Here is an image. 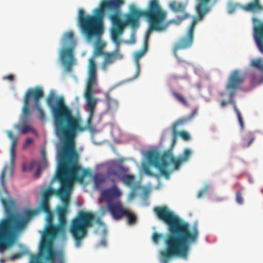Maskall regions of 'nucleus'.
Segmentation results:
<instances>
[{
	"label": "nucleus",
	"mask_w": 263,
	"mask_h": 263,
	"mask_svg": "<svg viewBox=\"0 0 263 263\" xmlns=\"http://www.w3.org/2000/svg\"><path fill=\"white\" fill-rule=\"evenodd\" d=\"M94 215L90 212L81 211L71 222L69 232L76 241V245L79 247L81 241L88 233V229L92 227Z\"/></svg>",
	"instance_id": "nucleus-6"
},
{
	"label": "nucleus",
	"mask_w": 263,
	"mask_h": 263,
	"mask_svg": "<svg viewBox=\"0 0 263 263\" xmlns=\"http://www.w3.org/2000/svg\"><path fill=\"white\" fill-rule=\"evenodd\" d=\"M124 4V0H102L99 7L96 10V15L88 16L86 20L82 21L84 31L88 37H100L103 33V18L105 12L115 13L117 15V28L114 31L116 41L117 35L123 34L125 26L130 25L133 28L138 27L139 20L141 16L146 18L150 25L146 32V40L148 39L152 30L161 29L166 13L161 9L158 0H150L145 10L138 9L134 5L132 6L129 13L125 15V20L122 21L121 18V7Z\"/></svg>",
	"instance_id": "nucleus-2"
},
{
	"label": "nucleus",
	"mask_w": 263,
	"mask_h": 263,
	"mask_svg": "<svg viewBox=\"0 0 263 263\" xmlns=\"http://www.w3.org/2000/svg\"><path fill=\"white\" fill-rule=\"evenodd\" d=\"M37 214L33 210L25 212L26 219L20 214L11 213L0 221V252H4L14 242L13 236L16 232L23 230L29 219Z\"/></svg>",
	"instance_id": "nucleus-5"
},
{
	"label": "nucleus",
	"mask_w": 263,
	"mask_h": 263,
	"mask_svg": "<svg viewBox=\"0 0 263 263\" xmlns=\"http://www.w3.org/2000/svg\"><path fill=\"white\" fill-rule=\"evenodd\" d=\"M93 181L96 185H100L104 181V179L101 175H95L93 178Z\"/></svg>",
	"instance_id": "nucleus-42"
},
{
	"label": "nucleus",
	"mask_w": 263,
	"mask_h": 263,
	"mask_svg": "<svg viewBox=\"0 0 263 263\" xmlns=\"http://www.w3.org/2000/svg\"><path fill=\"white\" fill-rule=\"evenodd\" d=\"M162 237V234H159L157 232H154L152 235V240L155 243L157 244Z\"/></svg>",
	"instance_id": "nucleus-41"
},
{
	"label": "nucleus",
	"mask_w": 263,
	"mask_h": 263,
	"mask_svg": "<svg viewBox=\"0 0 263 263\" xmlns=\"http://www.w3.org/2000/svg\"><path fill=\"white\" fill-rule=\"evenodd\" d=\"M8 138L12 141L11 149H15L17 143V137H15L12 131L7 130L6 132Z\"/></svg>",
	"instance_id": "nucleus-32"
},
{
	"label": "nucleus",
	"mask_w": 263,
	"mask_h": 263,
	"mask_svg": "<svg viewBox=\"0 0 263 263\" xmlns=\"http://www.w3.org/2000/svg\"><path fill=\"white\" fill-rule=\"evenodd\" d=\"M44 96V91L42 88L36 87L34 88L29 89L25 93L24 97V106L23 107V119L28 120L27 116L30 115L29 108V102L31 98H33L34 107L37 105L38 100H40Z\"/></svg>",
	"instance_id": "nucleus-12"
},
{
	"label": "nucleus",
	"mask_w": 263,
	"mask_h": 263,
	"mask_svg": "<svg viewBox=\"0 0 263 263\" xmlns=\"http://www.w3.org/2000/svg\"><path fill=\"white\" fill-rule=\"evenodd\" d=\"M146 157L149 163L157 168L161 174L162 165L164 166L166 165V163H161L160 157L158 152L155 151H149L147 152Z\"/></svg>",
	"instance_id": "nucleus-19"
},
{
	"label": "nucleus",
	"mask_w": 263,
	"mask_h": 263,
	"mask_svg": "<svg viewBox=\"0 0 263 263\" xmlns=\"http://www.w3.org/2000/svg\"><path fill=\"white\" fill-rule=\"evenodd\" d=\"M172 93L174 97L180 103L184 106H187V102L185 98L180 93H178L176 91H172Z\"/></svg>",
	"instance_id": "nucleus-34"
},
{
	"label": "nucleus",
	"mask_w": 263,
	"mask_h": 263,
	"mask_svg": "<svg viewBox=\"0 0 263 263\" xmlns=\"http://www.w3.org/2000/svg\"><path fill=\"white\" fill-rule=\"evenodd\" d=\"M46 102L52 112L56 133L64 140L58 154V168L70 190L74 180L82 182L85 176L91 174L86 169L83 170L82 175L78 174L82 167L78 163L79 156L76 149L78 133L85 131L87 127L81 125L63 97H57L50 93Z\"/></svg>",
	"instance_id": "nucleus-1"
},
{
	"label": "nucleus",
	"mask_w": 263,
	"mask_h": 263,
	"mask_svg": "<svg viewBox=\"0 0 263 263\" xmlns=\"http://www.w3.org/2000/svg\"><path fill=\"white\" fill-rule=\"evenodd\" d=\"M206 189H203L201 190H200L198 193L197 197L199 198H201L202 196V195L206 193Z\"/></svg>",
	"instance_id": "nucleus-48"
},
{
	"label": "nucleus",
	"mask_w": 263,
	"mask_h": 263,
	"mask_svg": "<svg viewBox=\"0 0 263 263\" xmlns=\"http://www.w3.org/2000/svg\"><path fill=\"white\" fill-rule=\"evenodd\" d=\"M198 1L199 3L196 6V10L201 18L204 17L210 11V8L209 7V4L211 0Z\"/></svg>",
	"instance_id": "nucleus-24"
},
{
	"label": "nucleus",
	"mask_w": 263,
	"mask_h": 263,
	"mask_svg": "<svg viewBox=\"0 0 263 263\" xmlns=\"http://www.w3.org/2000/svg\"><path fill=\"white\" fill-rule=\"evenodd\" d=\"M56 178L60 183V187L58 190L52 188H49L46 190L43 194L42 200L49 201L50 196L54 194L59 197L62 202L63 199L65 198H69L70 190L58 168L57 172Z\"/></svg>",
	"instance_id": "nucleus-11"
},
{
	"label": "nucleus",
	"mask_w": 263,
	"mask_h": 263,
	"mask_svg": "<svg viewBox=\"0 0 263 263\" xmlns=\"http://www.w3.org/2000/svg\"><path fill=\"white\" fill-rule=\"evenodd\" d=\"M33 139L30 138H28L26 140L24 144V148L27 147L29 145L33 143Z\"/></svg>",
	"instance_id": "nucleus-44"
},
{
	"label": "nucleus",
	"mask_w": 263,
	"mask_h": 263,
	"mask_svg": "<svg viewBox=\"0 0 263 263\" xmlns=\"http://www.w3.org/2000/svg\"><path fill=\"white\" fill-rule=\"evenodd\" d=\"M5 262V260L3 258H1L0 259V262L1 263H4Z\"/></svg>",
	"instance_id": "nucleus-54"
},
{
	"label": "nucleus",
	"mask_w": 263,
	"mask_h": 263,
	"mask_svg": "<svg viewBox=\"0 0 263 263\" xmlns=\"http://www.w3.org/2000/svg\"><path fill=\"white\" fill-rule=\"evenodd\" d=\"M63 42L65 45H69V47L63 49L61 54V61L66 70L71 71L75 63L73 50L76 45V41L73 38V33L72 31L65 33Z\"/></svg>",
	"instance_id": "nucleus-9"
},
{
	"label": "nucleus",
	"mask_w": 263,
	"mask_h": 263,
	"mask_svg": "<svg viewBox=\"0 0 263 263\" xmlns=\"http://www.w3.org/2000/svg\"><path fill=\"white\" fill-rule=\"evenodd\" d=\"M22 256H23V254L21 253L14 254L11 256V259L13 260H15L16 259L21 258L22 257Z\"/></svg>",
	"instance_id": "nucleus-45"
},
{
	"label": "nucleus",
	"mask_w": 263,
	"mask_h": 263,
	"mask_svg": "<svg viewBox=\"0 0 263 263\" xmlns=\"http://www.w3.org/2000/svg\"><path fill=\"white\" fill-rule=\"evenodd\" d=\"M260 80H261L260 83H261V82H262V81H263V78H261Z\"/></svg>",
	"instance_id": "nucleus-57"
},
{
	"label": "nucleus",
	"mask_w": 263,
	"mask_h": 263,
	"mask_svg": "<svg viewBox=\"0 0 263 263\" xmlns=\"http://www.w3.org/2000/svg\"><path fill=\"white\" fill-rule=\"evenodd\" d=\"M154 212L157 218L168 227L169 233L166 234L164 244L165 249L159 252L161 263H168L173 257L186 258L190 250V245L195 243L199 236L197 223L191 229L189 223L184 221L166 206H157Z\"/></svg>",
	"instance_id": "nucleus-3"
},
{
	"label": "nucleus",
	"mask_w": 263,
	"mask_h": 263,
	"mask_svg": "<svg viewBox=\"0 0 263 263\" xmlns=\"http://www.w3.org/2000/svg\"><path fill=\"white\" fill-rule=\"evenodd\" d=\"M198 17L194 19L191 25L185 35L180 37L178 41L174 44L173 47V53L175 57L179 62H182L189 64L184 60L181 59L177 54V51L179 50L186 49L191 47L194 42V32L195 26L197 23L201 20L203 17L200 18L199 14Z\"/></svg>",
	"instance_id": "nucleus-10"
},
{
	"label": "nucleus",
	"mask_w": 263,
	"mask_h": 263,
	"mask_svg": "<svg viewBox=\"0 0 263 263\" xmlns=\"http://www.w3.org/2000/svg\"><path fill=\"white\" fill-rule=\"evenodd\" d=\"M169 7L175 13H182V17L179 18V23L189 17V14L185 12L186 5L183 3L173 1L169 4Z\"/></svg>",
	"instance_id": "nucleus-23"
},
{
	"label": "nucleus",
	"mask_w": 263,
	"mask_h": 263,
	"mask_svg": "<svg viewBox=\"0 0 263 263\" xmlns=\"http://www.w3.org/2000/svg\"><path fill=\"white\" fill-rule=\"evenodd\" d=\"M107 176L112 182H115L117 178L119 176L118 172L114 169H109L107 171Z\"/></svg>",
	"instance_id": "nucleus-36"
},
{
	"label": "nucleus",
	"mask_w": 263,
	"mask_h": 263,
	"mask_svg": "<svg viewBox=\"0 0 263 263\" xmlns=\"http://www.w3.org/2000/svg\"><path fill=\"white\" fill-rule=\"evenodd\" d=\"M243 9L247 11L255 12L262 10L263 7L260 4V0H253V2L243 6Z\"/></svg>",
	"instance_id": "nucleus-25"
},
{
	"label": "nucleus",
	"mask_w": 263,
	"mask_h": 263,
	"mask_svg": "<svg viewBox=\"0 0 263 263\" xmlns=\"http://www.w3.org/2000/svg\"><path fill=\"white\" fill-rule=\"evenodd\" d=\"M27 120L25 119H23V124L15 125V128L21 130L22 133L23 134H25L29 132H32L33 129L27 124Z\"/></svg>",
	"instance_id": "nucleus-28"
},
{
	"label": "nucleus",
	"mask_w": 263,
	"mask_h": 263,
	"mask_svg": "<svg viewBox=\"0 0 263 263\" xmlns=\"http://www.w3.org/2000/svg\"><path fill=\"white\" fill-rule=\"evenodd\" d=\"M40 173V169L38 168L37 170L36 171V172L35 173V175L36 176H38L39 175Z\"/></svg>",
	"instance_id": "nucleus-53"
},
{
	"label": "nucleus",
	"mask_w": 263,
	"mask_h": 263,
	"mask_svg": "<svg viewBox=\"0 0 263 263\" xmlns=\"http://www.w3.org/2000/svg\"><path fill=\"white\" fill-rule=\"evenodd\" d=\"M108 209L114 219H121L125 215L126 209L123 208L120 201H116L107 205Z\"/></svg>",
	"instance_id": "nucleus-18"
},
{
	"label": "nucleus",
	"mask_w": 263,
	"mask_h": 263,
	"mask_svg": "<svg viewBox=\"0 0 263 263\" xmlns=\"http://www.w3.org/2000/svg\"><path fill=\"white\" fill-rule=\"evenodd\" d=\"M235 200L236 202L240 205L243 204V198L241 192L238 190L236 192V198Z\"/></svg>",
	"instance_id": "nucleus-38"
},
{
	"label": "nucleus",
	"mask_w": 263,
	"mask_h": 263,
	"mask_svg": "<svg viewBox=\"0 0 263 263\" xmlns=\"http://www.w3.org/2000/svg\"><path fill=\"white\" fill-rule=\"evenodd\" d=\"M124 216L127 217L128 223L129 224H135L137 222V218L136 215L127 209Z\"/></svg>",
	"instance_id": "nucleus-30"
},
{
	"label": "nucleus",
	"mask_w": 263,
	"mask_h": 263,
	"mask_svg": "<svg viewBox=\"0 0 263 263\" xmlns=\"http://www.w3.org/2000/svg\"><path fill=\"white\" fill-rule=\"evenodd\" d=\"M255 139L253 134L248 132L244 133L241 137V144L243 147H249Z\"/></svg>",
	"instance_id": "nucleus-26"
},
{
	"label": "nucleus",
	"mask_w": 263,
	"mask_h": 263,
	"mask_svg": "<svg viewBox=\"0 0 263 263\" xmlns=\"http://www.w3.org/2000/svg\"><path fill=\"white\" fill-rule=\"evenodd\" d=\"M62 203L63 206L58 209V218L60 224L59 226L64 228L67 222L66 214L69 205V198H65L63 199Z\"/></svg>",
	"instance_id": "nucleus-22"
},
{
	"label": "nucleus",
	"mask_w": 263,
	"mask_h": 263,
	"mask_svg": "<svg viewBox=\"0 0 263 263\" xmlns=\"http://www.w3.org/2000/svg\"><path fill=\"white\" fill-rule=\"evenodd\" d=\"M93 92H85V97L87 101V109L89 115L87 122L89 124L93 118L95 109L96 107L97 101L92 97Z\"/></svg>",
	"instance_id": "nucleus-21"
},
{
	"label": "nucleus",
	"mask_w": 263,
	"mask_h": 263,
	"mask_svg": "<svg viewBox=\"0 0 263 263\" xmlns=\"http://www.w3.org/2000/svg\"><path fill=\"white\" fill-rule=\"evenodd\" d=\"M47 216L46 217V226L54 225L53 224V215L52 212L46 213Z\"/></svg>",
	"instance_id": "nucleus-39"
},
{
	"label": "nucleus",
	"mask_w": 263,
	"mask_h": 263,
	"mask_svg": "<svg viewBox=\"0 0 263 263\" xmlns=\"http://www.w3.org/2000/svg\"><path fill=\"white\" fill-rule=\"evenodd\" d=\"M131 194H132V196H134V193L133 192Z\"/></svg>",
	"instance_id": "nucleus-58"
},
{
	"label": "nucleus",
	"mask_w": 263,
	"mask_h": 263,
	"mask_svg": "<svg viewBox=\"0 0 263 263\" xmlns=\"http://www.w3.org/2000/svg\"><path fill=\"white\" fill-rule=\"evenodd\" d=\"M4 80H7L9 81H13L14 80V76L12 74H10L8 76H5L3 78Z\"/></svg>",
	"instance_id": "nucleus-47"
},
{
	"label": "nucleus",
	"mask_w": 263,
	"mask_h": 263,
	"mask_svg": "<svg viewBox=\"0 0 263 263\" xmlns=\"http://www.w3.org/2000/svg\"><path fill=\"white\" fill-rule=\"evenodd\" d=\"M42 156H43V158H45L46 157V151L45 150H43L42 151Z\"/></svg>",
	"instance_id": "nucleus-52"
},
{
	"label": "nucleus",
	"mask_w": 263,
	"mask_h": 263,
	"mask_svg": "<svg viewBox=\"0 0 263 263\" xmlns=\"http://www.w3.org/2000/svg\"><path fill=\"white\" fill-rule=\"evenodd\" d=\"M23 170L24 171H25L26 170V167H25V165H23Z\"/></svg>",
	"instance_id": "nucleus-55"
},
{
	"label": "nucleus",
	"mask_w": 263,
	"mask_h": 263,
	"mask_svg": "<svg viewBox=\"0 0 263 263\" xmlns=\"http://www.w3.org/2000/svg\"><path fill=\"white\" fill-rule=\"evenodd\" d=\"M144 171L148 175L151 176L158 177V175L156 174L152 173L148 166H144L143 168Z\"/></svg>",
	"instance_id": "nucleus-43"
},
{
	"label": "nucleus",
	"mask_w": 263,
	"mask_h": 263,
	"mask_svg": "<svg viewBox=\"0 0 263 263\" xmlns=\"http://www.w3.org/2000/svg\"><path fill=\"white\" fill-rule=\"evenodd\" d=\"M7 169H8V166H5L4 167L3 171L1 173V176H0L1 184L2 185V186L3 187H5V178L6 173Z\"/></svg>",
	"instance_id": "nucleus-40"
},
{
	"label": "nucleus",
	"mask_w": 263,
	"mask_h": 263,
	"mask_svg": "<svg viewBox=\"0 0 263 263\" xmlns=\"http://www.w3.org/2000/svg\"><path fill=\"white\" fill-rule=\"evenodd\" d=\"M146 48H145V49H144L143 50L137 52L135 53V61H136V65H137V73H136V77H137L139 75V71H140V65H139V60L140 58H141L144 55V54L146 51Z\"/></svg>",
	"instance_id": "nucleus-31"
},
{
	"label": "nucleus",
	"mask_w": 263,
	"mask_h": 263,
	"mask_svg": "<svg viewBox=\"0 0 263 263\" xmlns=\"http://www.w3.org/2000/svg\"><path fill=\"white\" fill-rule=\"evenodd\" d=\"M105 100L108 110L114 111L117 109L118 103L116 99L111 98L109 94H107L105 96Z\"/></svg>",
	"instance_id": "nucleus-27"
},
{
	"label": "nucleus",
	"mask_w": 263,
	"mask_h": 263,
	"mask_svg": "<svg viewBox=\"0 0 263 263\" xmlns=\"http://www.w3.org/2000/svg\"><path fill=\"white\" fill-rule=\"evenodd\" d=\"M42 249L45 250L46 253V255L44 256L45 259L47 261H49V263H55L57 253L52 243L49 241H45L42 245Z\"/></svg>",
	"instance_id": "nucleus-20"
},
{
	"label": "nucleus",
	"mask_w": 263,
	"mask_h": 263,
	"mask_svg": "<svg viewBox=\"0 0 263 263\" xmlns=\"http://www.w3.org/2000/svg\"><path fill=\"white\" fill-rule=\"evenodd\" d=\"M121 180L127 186H131L135 181V177L133 175H124Z\"/></svg>",
	"instance_id": "nucleus-29"
},
{
	"label": "nucleus",
	"mask_w": 263,
	"mask_h": 263,
	"mask_svg": "<svg viewBox=\"0 0 263 263\" xmlns=\"http://www.w3.org/2000/svg\"><path fill=\"white\" fill-rule=\"evenodd\" d=\"M100 244L103 246H104L105 247L106 246V240L105 239H103L101 240V242H100Z\"/></svg>",
	"instance_id": "nucleus-49"
},
{
	"label": "nucleus",
	"mask_w": 263,
	"mask_h": 263,
	"mask_svg": "<svg viewBox=\"0 0 263 263\" xmlns=\"http://www.w3.org/2000/svg\"><path fill=\"white\" fill-rule=\"evenodd\" d=\"M97 85V65L92 60L88 65V79L85 92H93L92 88Z\"/></svg>",
	"instance_id": "nucleus-17"
},
{
	"label": "nucleus",
	"mask_w": 263,
	"mask_h": 263,
	"mask_svg": "<svg viewBox=\"0 0 263 263\" xmlns=\"http://www.w3.org/2000/svg\"><path fill=\"white\" fill-rule=\"evenodd\" d=\"M1 201L6 212L8 213L10 212L13 208V202L11 200L4 198H2Z\"/></svg>",
	"instance_id": "nucleus-33"
},
{
	"label": "nucleus",
	"mask_w": 263,
	"mask_h": 263,
	"mask_svg": "<svg viewBox=\"0 0 263 263\" xmlns=\"http://www.w3.org/2000/svg\"><path fill=\"white\" fill-rule=\"evenodd\" d=\"M39 208L40 210L43 211L45 213L51 212L49 207V201L48 200H42Z\"/></svg>",
	"instance_id": "nucleus-35"
},
{
	"label": "nucleus",
	"mask_w": 263,
	"mask_h": 263,
	"mask_svg": "<svg viewBox=\"0 0 263 263\" xmlns=\"http://www.w3.org/2000/svg\"><path fill=\"white\" fill-rule=\"evenodd\" d=\"M97 8H96L94 10V15H86L83 9H80L79 10L78 14V23L80 28H81V32L86 37V39L91 41L94 39H97V41L96 43L94 51L92 57L89 60V63H90V61L92 60L95 63V59L97 56L103 55V61L101 65V68L103 71H106L109 66L113 64L117 60H122L124 58L123 54L121 52L120 49V45L121 44V40L120 36L122 35H118L117 36V41L115 39L114 35V31L115 29L117 28L116 23L118 22L117 20V15H115V13H109L110 14L109 15V18L112 22V27L111 30V37L112 41L116 44L115 49L111 52H104L103 48L106 45L105 43L101 41L100 37H92L91 39L88 37L86 33H85L83 26L82 25V21L85 20L87 18L88 16H95L96 15V10ZM102 35V34H101Z\"/></svg>",
	"instance_id": "nucleus-4"
},
{
	"label": "nucleus",
	"mask_w": 263,
	"mask_h": 263,
	"mask_svg": "<svg viewBox=\"0 0 263 263\" xmlns=\"http://www.w3.org/2000/svg\"><path fill=\"white\" fill-rule=\"evenodd\" d=\"M102 215L105 214V213L106 212V211H107V210H106L105 208H104V207H102Z\"/></svg>",
	"instance_id": "nucleus-51"
},
{
	"label": "nucleus",
	"mask_w": 263,
	"mask_h": 263,
	"mask_svg": "<svg viewBox=\"0 0 263 263\" xmlns=\"http://www.w3.org/2000/svg\"><path fill=\"white\" fill-rule=\"evenodd\" d=\"M122 194L121 191L116 185L102 191L99 199L101 203L105 202L107 204L113 203V201L118 198Z\"/></svg>",
	"instance_id": "nucleus-15"
},
{
	"label": "nucleus",
	"mask_w": 263,
	"mask_h": 263,
	"mask_svg": "<svg viewBox=\"0 0 263 263\" xmlns=\"http://www.w3.org/2000/svg\"><path fill=\"white\" fill-rule=\"evenodd\" d=\"M192 154V152L189 148H185L182 155H180L177 159H176L173 155L172 150L168 149L164 152L162 155V158H160L161 163L165 162L166 165L164 166H162L161 169V175L164 176L165 179H169L171 171L167 170L169 163L168 161H170L174 165V169L178 170L181 164L187 161Z\"/></svg>",
	"instance_id": "nucleus-8"
},
{
	"label": "nucleus",
	"mask_w": 263,
	"mask_h": 263,
	"mask_svg": "<svg viewBox=\"0 0 263 263\" xmlns=\"http://www.w3.org/2000/svg\"><path fill=\"white\" fill-rule=\"evenodd\" d=\"M197 114V109H194L189 116L178 119L173 124L172 133L173 135V141L172 145L175 143L176 138L178 135H179L182 139L185 141H189L191 139V137L188 133L184 130L178 132L177 129L179 126L184 125L190 122Z\"/></svg>",
	"instance_id": "nucleus-14"
},
{
	"label": "nucleus",
	"mask_w": 263,
	"mask_h": 263,
	"mask_svg": "<svg viewBox=\"0 0 263 263\" xmlns=\"http://www.w3.org/2000/svg\"><path fill=\"white\" fill-rule=\"evenodd\" d=\"M58 235H65V230L64 228L57 225L46 226L43 234L44 240L41 243V249H42V245L43 242L47 241L51 243L49 239H54Z\"/></svg>",
	"instance_id": "nucleus-16"
},
{
	"label": "nucleus",
	"mask_w": 263,
	"mask_h": 263,
	"mask_svg": "<svg viewBox=\"0 0 263 263\" xmlns=\"http://www.w3.org/2000/svg\"><path fill=\"white\" fill-rule=\"evenodd\" d=\"M38 110L39 114V117H40V120L41 121H44L45 119V114L44 111V110L42 109L41 105H40V100H38V103L37 105L35 104V107Z\"/></svg>",
	"instance_id": "nucleus-37"
},
{
	"label": "nucleus",
	"mask_w": 263,
	"mask_h": 263,
	"mask_svg": "<svg viewBox=\"0 0 263 263\" xmlns=\"http://www.w3.org/2000/svg\"><path fill=\"white\" fill-rule=\"evenodd\" d=\"M15 158V149H11V162L14 163Z\"/></svg>",
	"instance_id": "nucleus-46"
},
{
	"label": "nucleus",
	"mask_w": 263,
	"mask_h": 263,
	"mask_svg": "<svg viewBox=\"0 0 263 263\" xmlns=\"http://www.w3.org/2000/svg\"><path fill=\"white\" fill-rule=\"evenodd\" d=\"M97 222H98V223H100V222H101V221H100V219H98V220H97Z\"/></svg>",
	"instance_id": "nucleus-56"
},
{
	"label": "nucleus",
	"mask_w": 263,
	"mask_h": 263,
	"mask_svg": "<svg viewBox=\"0 0 263 263\" xmlns=\"http://www.w3.org/2000/svg\"><path fill=\"white\" fill-rule=\"evenodd\" d=\"M257 21L259 24L254 26V36L259 50L263 53V22ZM251 65L263 72V61L261 58L252 60Z\"/></svg>",
	"instance_id": "nucleus-13"
},
{
	"label": "nucleus",
	"mask_w": 263,
	"mask_h": 263,
	"mask_svg": "<svg viewBox=\"0 0 263 263\" xmlns=\"http://www.w3.org/2000/svg\"><path fill=\"white\" fill-rule=\"evenodd\" d=\"M244 80L245 77L240 73L239 70H235L233 71L229 78L228 82L226 86L227 89L230 91L229 101L227 102L225 100H222L220 103L221 106L222 107L226 106L228 103H230L233 105V109L237 115L241 131L244 130L245 124L242 116L237 107L236 102L234 100L233 97L235 94V90L239 88Z\"/></svg>",
	"instance_id": "nucleus-7"
},
{
	"label": "nucleus",
	"mask_w": 263,
	"mask_h": 263,
	"mask_svg": "<svg viewBox=\"0 0 263 263\" xmlns=\"http://www.w3.org/2000/svg\"><path fill=\"white\" fill-rule=\"evenodd\" d=\"M234 11V8L233 7H230L229 9V13H232L233 12V11Z\"/></svg>",
	"instance_id": "nucleus-50"
}]
</instances>
